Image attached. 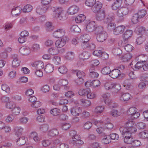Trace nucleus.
<instances>
[{"mask_svg": "<svg viewBox=\"0 0 148 148\" xmlns=\"http://www.w3.org/2000/svg\"><path fill=\"white\" fill-rule=\"evenodd\" d=\"M104 138L102 140V142L105 144H109L110 142V137L108 136H106L104 137Z\"/></svg>", "mask_w": 148, "mask_h": 148, "instance_id": "nucleus-64", "label": "nucleus"}, {"mask_svg": "<svg viewBox=\"0 0 148 148\" xmlns=\"http://www.w3.org/2000/svg\"><path fill=\"white\" fill-rule=\"evenodd\" d=\"M137 109L135 107H130L127 111V114L132 120L138 118L140 115L139 112H137Z\"/></svg>", "mask_w": 148, "mask_h": 148, "instance_id": "nucleus-1", "label": "nucleus"}, {"mask_svg": "<svg viewBox=\"0 0 148 148\" xmlns=\"http://www.w3.org/2000/svg\"><path fill=\"white\" fill-rule=\"evenodd\" d=\"M147 13V11L143 9L139 10L138 12L136 13L140 18L144 17L146 15Z\"/></svg>", "mask_w": 148, "mask_h": 148, "instance_id": "nucleus-40", "label": "nucleus"}, {"mask_svg": "<svg viewBox=\"0 0 148 148\" xmlns=\"http://www.w3.org/2000/svg\"><path fill=\"white\" fill-rule=\"evenodd\" d=\"M121 75L120 71L118 69H114L110 71L109 75L112 78L115 79L119 77Z\"/></svg>", "mask_w": 148, "mask_h": 148, "instance_id": "nucleus-8", "label": "nucleus"}, {"mask_svg": "<svg viewBox=\"0 0 148 148\" xmlns=\"http://www.w3.org/2000/svg\"><path fill=\"white\" fill-rule=\"evenodd\" d=\"M86 18L85 16L83 14H80L75 18V20L77 23H79L83 21Z\"/></svg>", "mask_w": 148, "mask_h": 148, "instance_id": "nucleus-35", "label": "nucleus"}, {"mask_svg": "<svg viewBox=\"0 0 148 148\" xmlns=\"http://www.w3.org/2000/svg\"><path fill=\"white\" fill-rule=\"evenodd\" d=\"M45 28L48 31H51L53 30L54 27L52 25L51 23L50 22H47L45 24Z\"/></svg>", "mask_w": 148, "mask_h": 148, "instance_id": "nucleus-42", "label": "nucleus"}, {"mask_svg": "<svg viewBox=\"0 0 148 148\" xmlns=\"http://www.w3.org/2000/svg\"><path fill=\"white\" fill-rule=\"evenodd\" d=\"M53 68L54 67L53 65L48 64L45 66V70L47 73H50L53 70Z\"/></svg>", "mask_w": 148, "mask_h": 148, "instance_id": "nucleus-36", "label": "nucleus"}, {"mask_svg": "<svg viewBox=\"0 0 148 148\" xmlns=\"http://www.w3.org/2000/svg\"><path fill=\"white\" fill-rule=\"evenodd\" d=\"M145 62V60H140L137 62L135 66L136 70H138L141 69L144 63Z\"/></svg>", "mask_w": 148, "mask_h": 148, "instance_id": "nucleus-31", "label": "nucleus"}, {"mask_svg": "<svg viewBox=\"0 0 148 148\" xmlns=\"http://www.w3.org/2000/svg\"><path fill=\"white\" fill-rule=\"evenodd\" d=\"M74 56V53L72 52H68L66 54V58L67 59L71 60L73 59Z\"/></svg>", "mask_w": 148, "mask_h": 148, "instance_id": "nucleus-56", "label": "nucleus"}, {"mask_svg": "<svg viewBox=\"0 0 148 148\" xmlns=\"http://www.w3.org/2000/svg\"><path fill=\"white\" fill-rule=\"evenodd\" d=\"M59 134V132L56 128H53L49 131L48 135L51 137H54L57 135Z\"/></svg>", "mask_w": 148, "mask_h": 148, "instance_id": "nucleus-33", "label": "nucleus"}, {"mask_svg": "<svg viewBox=\"0 0 148 148\" xmlns=\"http://www.w3.org/2000/svg\"><path fill=\"white\" fill-rule=\"evenodd\" d=\"M21 110V108L19 107H15L11 110L13 114L15 115H17L18 114Z\"/></svg>", "mask_w": 148, "mask_h": 148, "instance_id": "nucleus-51", "label": "nucleus"}, {"mask_svg": "<svg viewBox=\"0 0 148 148\" xmlns=\"http://www.w3.org/2000/svg\"><path fill=\"white\" fill-rule=\"evenodd\" d=\"M51 9L53 12L52 15L54 17H57L58 14L60 13L63 10L62 8L59 7H52Z\"/></svg>", "mask_w": 148, "mask_h": 148, "instance_id": "nucleus-16", "label": "nucleus"}, {"mask_svg": "<svg viewBox=\"0 0 148 148\" xmlns=\"http://www.w3.org/2000/svg\"><path fill=\"white\" fill-rule=\"evenodd\" d=\"M48 7L47 6L44 5L39 6L36 8V12L39 14H42L45 13Z\"/></svg>", "mask_w": 148, "mask_h": 148, "instance_id": "nucleus-14", "label": "nucleus"}, {"mask_svg": "<svg viewBox=\"0 0 148 148\" xmlns=\"http://www.w3.org/2000/svg\"><path fill=\"white\" fill-rule=\"evenodd\" d=\"M132 98V97L131 95L128 93L122 94L120 97L121 100L125 101H128Z\"/></svg>", "mask_w": 148, "mask_h": 148, "instance_id": "nucleus-22", "label": "nucleus"}, {"mask_svg": "<svg viewBox=\"0 0 148 148\" xmlns=\"http://www.w3.org/2000/svg\"><path fill=\"white\" fill-rule=\"evenodd\" d=\"M73 73H76V74L79 78L77 80V82L78 84H82L84 81V78L85 77V74L82 71H78L77 72L76 71H75Z\"/></svg>", "mask_w": 148, "mask_h": 148, "instance_id": "nucleus-2", "label": "nucleus"}, {"mask_svg": "<svg viewBox=\"0 0 148 148\" xmlns=\"http://www.w3.org/2000/svg\"><path fill=\"white\" fill-rule=\"evenodd\" d=\"M95 0H86L85 4L87 6L91 7L95 3Z\"/></svg>", "mask_w": 148, "mask_h": 148, "instance_id": "nucleus-58", "label": "nucleus"}, {"mask_svg": "<svg viewBox=\"0 0 148 148\" xmlns=\"http://www.w3.org/2000/svg\"><path fill=\"white\" fill-rule=\"evenodd\" d=\"M120 131L122 134L125 136V137H132L131 132L127 130L125 127H122L120 128Z\"/></svg>", "mask_w": 148, "mask_h": 148, "instance_id": "nucleus-19", "label": "nucleus"}, {"mask_svg": "<svg viewBox=\"0 0 148 148\" xmlns=\"http://www.w3.org/2000/svg\"><path fill=\"white\" fill-rule=\"evenodd\" d=\"M26 143L25 137L22 136L18 138L16 141V144L18 146H21L24 145Z\"/></svg>", "mask_w": 148, "mask_h": 148, "instance_id": "nucleus-29", "label": "nucleus"}, {"mask_svg": "<svg viewBox=\"0 0 148 148\" xmlns=\"http://www.w3.org/2000/svg\"><path fill=\"white\" fill-rule=\"evenodd\" d=\"M125 27L123 25H120L115 27L113 30L114 34L116 35L123 33L125 30Z\"/></svg>", "mask_w": 148, "mask_h": 148, "instance_id": "nucleus-11", "label": "nucleus"}, {"mask_svg": "<svg viewBox=\"0 0 148 148\" xmlns=\"http://www.w3.org/2000/svg\"><path fill=\"white\" fill-rule=\"evenodd\" d=\"M113 88V92L114 93L118 92L121 89V86L119 84H114Z\"/></svg>", "mask_w": 148, "mask_h": 148, "instance_id": "nucleus-49", "label": "nucleus"}, {"mask_svg": "<svg viewBox=\"0 0 148 148\" xmlns=\"http://www.w3.org/2000/svg\"><path fill=\"white\" fill-rule=\"evenodd\" d=\"M124 141L125 143L127 144H130L132 143L134 141V139L132 137H124Z\"/></svg>", "mask_w": 148, "mask_h": 148, "instance_id": "nucleus-46", "label": "nucleus"}, {"mask_svg": "<svg viewBox=\"0 0 148 148\" xmlns=\"http://www.w3.org/2000/svg\"><path fill=\"white\" fill-rule=\"evenodd\" d=\"M122 3V0H116L112 5V9L113 10H116L118 9Z\"/></svg>", "mask_w": 148, "mask_h": 148, "instance_id": "nucleus-24", "label": "nucleus"}, {"mask_svg": "<svg viewBox=\"0 0 148 148\" xmlns=\"http://www.w3.org/2000/svg\"><path fill=\"white\" fill-rule=\"evenodd\" d=\"M137 128L139 130L145 129L146 128V124L143 122H139L136 125Z\"/></svg>", "mask_w": 148, "mask_h": 148, "instance_id": "nucleus-50", "label": "nucleus"}, {"mask_svg": "<svg viewBox=\"0 0 148 148\" xmlns=\"http://www.w3.org/2000/svg\"><path fill=\"white\" fill-rule=\"evenodd\" d=\"M12 58L13 59L12 62V67L16 68L19 66L21 63V61L18 58L17 54H13L12 56Z\"/></svg>", "mask_w": 148, "mask_h": 148, "instance_id": "nucleus-5", "label": "nucleus"}, {"mask_svg": "<svg viewBox=\"0 0 148 148\" xmlns=\"http://www.w3.org/2000/svg\"><path fill=\"white\" fill-rule=\"evenodd\" d=\"M65 31L62 29L57 30L53 33V36L55 38H59L65 36Z\"/></svg>", "mask_w": 148, "mask_h": 148, "instance_id": "nucleus-6", "label": "nucleus"}, {"mask_svg": "<svg viewBox=\"0 0 148 148\" xmlns=\"http://www.w3.org/2000/svg\"><path fill=\"white\" fill-rule=\"evenodd\" d=\"M107 34L106 32L96 35V39L99 42H102L104 41L107 39Z\"/></svg>", "mask_w": 148, "mask_h": 148, "instance_id": "nucleus-13", "label": "nucleus"}, {"mask_svg": "<svg viewBox=\"0 0 148 148\" xmlns=\"http://www.w3.org/2000/svg\"><path fill=\"white\" fill-rule=\"evenodd\" d=\"M71 113L74 116H77L81 112V109L79 107H75L72 108L71 110Z\"/></svg>", "mask_w": 148, "mask_h": 148, "instance_id": "nucleus-20", "label": "nucleus"}, {"mask_svg": "<svg viewBox=\"0 0 148 148\" xmlns=\"http://www.w3.org/2000/svg\"><path fill=\"white\" fill-rule=\"evenodd\" d=\"M102 4L99 1L96 2L92 8V11L94 12H98L102 7Z\"/></svg>", "mask_w": 148, "mask_h": 148, "instance_id": "nucleus-10", "label": "nucleus"}, {"mask_svg": "<svg viewBox=\"0 0 148 148\" xmlns=\"http://www.w3.org/2000/svg\"><path fill=\"white\" fill-rule=\"evenodd\" d=\"M32 7L29 4H27L25 6L23 9V11L24 12H29L32 9Z\"/></svg>", "mask_w": 148, "mask_h": 148, "instance_id": "nucleus-47", "label": "nucleus"}, {"mask_svg": "<svg viewBox=\"0 0 148 148\" xmlns=\"http://www.w3.org/2000/svg\"><path fill=\"white\" fill-rule=\"evenodd\" d=\"M56 17L58 18L60 20H66L67 17L66 12L63 10L60 13L58 14Z\"/></svg>", "mask_w": 148, "mask_h": 148, "instance_id": "nucleus-32", "label": "nucleus"}, {"mask_svg": "<svg viewBox=\"0 0 148 148\" xmlns=\"http://www.w3.org/2000/svg\"><path fill=\"white\" fill-rule=\"evenodd\" d=\"M115 18V14L113 13H110L106 15L105 22L107 23L114 21Z\"/></svg>", "mask_w": 148, "mask_h": 148, "instance_id": "nucleus-23", "label": "nucleus"}, {"mask_svg": "<svg viewBox=\"0 0 148 148\" xmlns=\"http://www.w3.org/2000/svg\"><path fill=\"white\" fill-rule=\"evenodd\" d=\"M139 136L143 139L148 138V131L145 130L140 132L139 134Z\"/></svg>", "mask_w": 148, "mask_h": 148, "instance_id": "nucleus-37", "label": "nucleus"}, {"mask_svg": "<svg viewBox=\"0 0 148 148\" xmlns=\"http://www.w3.org/2000/svg\"><path fill=\"white\" fill-rule=\"evenodd\" d=\"M114 83L111 82H106L104 85L105 88L107 90H110L113 87Z\"/></svg>", "mask_w": 148, "mask_h": 148, "instance_id": "nucleus-39", "label": "nucleus"}, {"mask_svg": "<svg viewBox=\"0 0 148 148\" xmlns=\"http://www.w3.org/2000/svg\"><path fill=\"white\" fill-rule=\"evenodd\" d=\"M114 55L116 56H118L122 53V50L119 48H116L113 50Z\"/></svg>", "mask_w": 148, "mask_h": 148, "instance_id": "nucleus-62", "label": "nucleus"}, {"mask_svg": "<svg viewBox=\"0 0 148 148\" xmlns=\"http://www.w3.org/2000/svg\"><path fill=\"white\" fill-rule=\"evenodd\" d=\"M21 12V8L18 7H17L12 9L11 14L13 16H18Z\"/></svg>", "mask_w": 148, "mask_h": 148, "instance_id": "nucleus-30", "label": "nucleus"}, {"mask_svg": "<svg viewBox=\"0 0 148 148\" xmlns=\"http://www.w3.org/2000/svg\"><path fill=\"white\" fill-rule=\"evenodd\" d=\"M58 71L60 73L64 74L67 72V69L65 66H62L59 68Z\"/></svg>", "mask_w": 148, "mask_h": 148, "instance_id": "nucleus-57", "label": "nucleus"}, {"mask_svg": "<svg viewBox=\"0 0 148 148\" xmlns=\"http://www.w3.org/2000/svg\"><path fill=\"white\" fill-rule=\"evenodd\" d=\"M100 84V82L98 80H94L91 82L90 86H93L94 87H96L99 86Z\"/></svg>", "mask_w": 148, "mask_h": 148, "instance_id": "nucleus-53", "label": "nucleus"}, {"mask_svg": "<svg viewBox=\"0 0 148 148\" xmlns=\"http://www.w3.org/2000/svg\"><path fill=\"white\" fill-rule=\"evenodd\" d=\"M96 25L95 21L90 22L86 26V30L88 32H92L94 31L96 28Z\"/></svg>", "mask_w": 148, "mask_h": 148, "instance_id": "nucleus-9", "label": "nucleus"}, {"mask_svg": "<svg viewBox=\"0 0 148 148\" xmlns=\"http://www.w3.org/2000/svg\"><path fill=\"white\" fill-rule=\"evenodd\" d=\"M23 128L21 127H16L15 128V135L17 136L20 137L22 134Z\"/></svg>", "mask_w": 148, "mask_h": 148, "instance_id": "nucleus-34", "label": "nucleus"}, {"mask_svg": "<svg viewBox=\"0 0 148 148\" xmlns=\"http://www.w3.org/2000/svg\"><path fill=\"white\" fill-rule=\"evenodd\" d=\"M133 33V31L131 30L126 31L123 35V38L125 40L131 37Z\"/></svg>", "mask_w": 148, "mask_h": 148, "instance_id": "nucleus-27", "label": "nucleus"}, {"mask_svg": "<svg viewBox=\"0 0 148 148\" xmlns=\"http://www.w3.org/2000/svg\"><path fill=\"white\" fill-rule=\"evenodd\" d=\"M80 38L81 42L89 41L90 39V37L89 34H84L81 36Z\"/></svg>", "mask_w": 148, "mask_h": 148, "instance_id": "nucleus-38", "label": "nucleus"}, {"mask_svg": "<svg viewBox=\"0 0 148 148\" xmlns=\"http://www.w3.org/2000/svg\"><path fill=\"white\" fill-rule=\"evenodd\" d=\"M106 16L105 10H101L97 12L96 18L97 20L101 21L104 20L106 18Z\"/></svg>", "mask_w": 148, "mask_h": 148, "instance_id": "nucleus-7", "label": "nucleus"}, {"mask_svg": "<svg viewBox=\"0 0 148 148\" xmlns=\"http://www.w3.org/2000/svg\"><path fill=\"white\" fill-rule=\"evenodd\" d=\"M32 65L36 68L37 70H41L44 67V63L41 61H36L32 64Z\"/></svg>", "mask_w": 148, "mask_h": 148, "instance_id": "nucleus-17", "label": "nucleus"}, {"mask_svg": "<svg viewBox=\"0 0 148 148\" xmlns=\"http://www.w3.org/2000/svg\"><path fill=\"white\" fill-rule=\"evenodd\" d=\"M2 89L5 91L6 92L9 93L10 92V89L9 87L6 84H3L1 86Z\"/></svg>", "mask_w": 148, "mask_h": 148, "instance_id": "nucleus-63", "label": "nucleus"}, {"mask_svg": "<svg viewBox=\"0 0 148 148\" xmlns=\"http://www.w3.org/2000/svg\"><path fill=\"white\" fill-rule=\"evenodd\" d=\"M81 46L84 49L88 48L89 46V41L81 42Z\"/></svg>", "mask_w": 148, "mask_h": 148, "instance_id": "nucleus-60", "label": "nucleus"}, {"mask_svg": "<svg viewBox=\"0 0 148 148\" xmlns=\"http://www.w3.org/2000/svg\"><path fill=\"white\" fill-rule=\"evenodd\" d=\"M132 57V55L129 53L125 54L121 58V60L122 62H126L128 61Z\"/></svg>", "mask_w": 148, "mask_h": 148, "instance_id": "nucleus-28", "label": "nucleus"}, {"mask_svg": "<svg viewBox=\"0 0 148 148\" xmlns=\"http://www.w3.org/2000/svg\"><path fill=\"white\" fill-rule=\"evenodd\" d=\"M140 19L139 17V16L136 14H134L132 18V22L134 24L137 23L139 21V19Z\"/></svg>", "mask_w": 148, "mask_h": 148, "instance_id": "nucleus-41", "label": "nucleus"}, {"mask_svg": "<svg viewBox=\"0 0 148 148\" xmlns=\"http://www.w3.org/2000/svg\"><path fill=\"white\" fill-rule=\"evenodd\" d=\"M89 89H82L79 91L78 93L79 95L81 96L86 95Z\"/></svg>", "mask_w": 148, "mask_h": 148, "instance_id": "nucleus-52", "label": "nucleus"}, {"mask_svg": "<svg viewBox=\"0 0 148 148\" xmlns=\"http://www.w3.org/2000/svg\"><path fill=\"white\" fill-rule=\"evenodd\" d=\"M90 53L87 51H84L81 54L82 58L83 60L87 59H88L90 56Z\"/></svg>", "mask_w": 148, "mask_h": 148, "instance_id": "nucleus-44", "label": "nucleus"}, {"mask_svg": "<svg viewBox=\"0 0 148 148\" xmlns=\"http://www.w3.org/2000/svg\"><path fill=\"white\" fill-rule=\"evenodd\" d=\"M51 113L54 116H57L59 114L60 110L58 108H54L51 109L50 111Z\"/></svg>", "mask_w": 148, "mask_h": 148, "instance_id": "nucleus-45", "label": "nucleus"}, {"mask_svg": "<svg viewBox=\"0 0 148 148\" xmlns=\"http://www.w3.org/2000/svg\"><path fill=\"white\" fill-rule=\"evenodd\" d=\"M48 52L50 54L54 55L57 54L59 53V51L57 48L52 47L48 49Z\"/></svg>", "mask_w": 148, "mask_h": 148, "instance_id": "nucleus-26", "label": "nucleus"}, {"mask_svg": "<svg viewBox=\"0 0 148 148\" xmlns=\"http://www.w3.org/2000/svg\"><path fill=\"white\" fill-rule=\"evenodd\" d=\"M110 70L109 67L106 66L104 67L101 70V72L104 75L110 74Z\"/></svg>", "mask_w": 148, "mask_h": 148, "instance_id": "nucleus-48", "label": "nucleus"}, {"mask_svg": "<svg viewBox=\"0 0 148 148\" xmlns=\"http://www.w3.org/2000/svg\"><path fill=\"white\" fill-rule=\"evenodd\" d=\"M51 9L53 12L52 15L54 17H57L58 14L60 13L63 10L62 8L59 7H52Z\"/></svg>", "mask_w": 148, "mask_h": 148, "instance_id": "nucleus-15", "label": "nucleus"}, {"mask_svg": "<svg viewBox=\"0 0 148 148\" xmlns=\"http://www.w3.org/2000/svg\"><path fill=\"white\" fill-rule=\"evenodd\" d=\"M135 32L137 34L142 36L145 32V28L143 27L138 26L136 28Z\"/></svg>", "mask_w": 148, "mask_h": 148, "instance_id": "nucleus-25", "label": "nucleus"}, {"mask_svg": "<svg viewBox=\"0 0 148 148\" xmlns=\"http://www.w3.org/2000/svg\"><path fill=\"white\" fill-rule=\"evenodd\" d=\"M110 113L112 116L114 117H117L120 116L121 114L120 112L117 110H112L110 112Z\"/></svg>", "mask_w": 148, "mask_h": 148, "instance_id": "nucleus-61", "label": "nucleus"}, {"mask_svg": "<svg viewBox=\"0 0 148 148\" xmlns=\"http://www.w3.org/2000/svg\"><path fill=\"white\" fill-rule=\"evenodd\" d=\"M129 10L127 8L122 7L118 10L116 15L118 17H121L127 14Z\"/></svg>", "mask_w": 148, "mask_h": 148, "instance_id": "nucleus-3", "label": "nucleus"}, {"mask_svg": "<svg viewBox=\"0 0 148 148\" xmlns=\"http://www.w3.org/2000/svg\"><path fill=\"white\" fill-rule=\"evenodd\" d=\"M79 9L78 7L75 5H73L69 8L68 10V12L70 14H74L78 12Z\"/></svg>", "mask_w": 148, "mask_h": 148, "instance_id": "nucleus-21", "label": "nucleus"}, {"mask_svg": "<svg viewBox=\"0 0 148 148\" xmlns=\"http://www.w3.org/2000/svg\"><path fill=\"white\" fill-rule=\"evenodd\" d=\"M104 109V106H100L95 108V112L97 113H100L102 112Z\"/></svg>", "mask_w": 148, "mask_h": 148, "instance_id": "nucleus-54", "label": "nucleus"}, {"mask_svg": "<svg viewBox=\"0 0 148 148\" xmlns=\"http://www.w3.org/2000/svg\"><path fill=\"white\" fill-rule=\"evenodd\" d=\"M95 30L96 35L102 34L103 33V32H106L104 31L103 27L101 26H99L97 27L96 26Z\"/></svg>", "mask_w": 148, "mask_h": 148, "instance_id": "nucleus-43", "label": "nucleus"}, {"mask_svg": "<svg viewBox=\"0 0 148 148\" xmlns=\"http://www.w3.org/2000/svg\"><path fill=\"white\" fill-rule=\"evenodd\" d=\"M144 38L143 37L142 35L138 37L136 40V43L138 45H140L145 40Z\"/></svg>", "mask_w": 148, "mask_h": 148, "instance_id": "nucleus-59", "label": "nucleus"}, {"mask_svg": "<svg viewBox=\"0 0 148 148\" xmlns=\"http://www.w3.org/2000/svg\"><path fill=\"white\" fill-rule=\"evenodd\" d=\"M105 103L106 104L109 105V107L111 108H113L117 106V105L116 103H114L110 101H107L106 100H105Z\"/></svg>", "mask_w": 148, "mask_h": 148, "instance_id": "nucleus-55", "label": "nucleus"}, {"mask_svg": "<svg viewBox=\"0 0 148 148\" xmlns=\"http://www.w3.org/2000/svg\"><path fill=\"white\" fill-rule=\"evenodd\" d=\"M89 76L91 78L94 79L97 77L99 75L98 73L96 71L95 68L93 66H90L89 69Z\"/></svg>", "mask_w": 148, "mask_h": 148, "instance_id": "nucleus-12", "label": "nucleus"}, {"mask_svg": "<svg viewBox=\"0 0 148 148\" xmlns=\"http://www.w3.org/2000/svg\"><path fill=\"white\" fill-rule=\"evenodd\" d=\"M19 51L23 55H27L29 54L31 52L30 49L27 47H21Z\"/></svg>", "mask_w": 148, "mask_h": 148, "instance_id": "nucleus-18", "label": "nucleus"}, {"mask_svg": "<svg viewBox=\"0 0 148 148\" xmlns=\"http://www.w3.org/2000/svg\"><path fill=\"white\" fill-rule=\"evenodd\" d=\"M66 36L61 37L60 39L57 40L55 43V45L57 48H61L64 46L66 44V41L67 40Z\"/></svg>", "mask_w": 148, "mask_h": 148, "instance_id": "nucleus-4", "label": "nucleus"}]
</instances>
